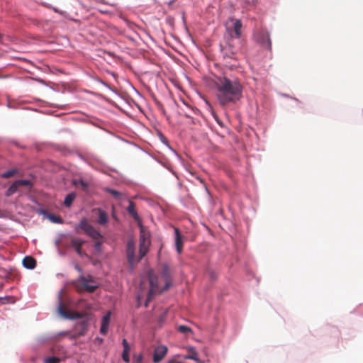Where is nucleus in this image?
Here are the masks:
<instances>
[{
    "mask_svg": "<svg viewBox=\"0 0 363 363\" xmlns=\"http://www.w3.org/2000/svg\"><path fill=\"white\" fill-rule=\"evenodd\" d=\"M214 84L217 100L222 106L236 103L242 96V86L238 79L218 76L215 78Z\"/></svg>",
    "mask_w": 363,
    "mask_h": 363,
    "instance_id": "f257e3e1",
    "label": "nucleus"
},
{
    "mask_svg": "<svg viewBox=\"0 0 363 363\" xmlns=\"http://www.w3.org/2000/svg\"><path fill=\"white\" fill-rule=\"evenodd\" d=\"M148 277L150 289L147 297L145 306H147V303L151 301L155 294H161L167 290L172 283V272L167 264H163L162 267L160 278H158L152 271L149 272Z\"/></svg>",
    "mask_w": 363,
    "mask_h": 363,
    "instance_id": "f03ea898",
    "label": "nucleus"
},
{
    "mask_svg": "<svg viewBox=\"0 0 363 363\" xmlns=\"http://www.w3.org/2000/svg\"><path fill=\"white\" fill-rule=\"evenodd\" d=\"M90 283H94V279L91 275L87 277L80 276L75 282V287L79 292L92 293L96 291L98 286L90 284Z\"/></svg>",
    "mask_w": 363,
    "mask_h": 363,
    "instance_id": "7ed1b4c3",
    "label": "nucleus"
},
{
    "mask_svg": "<svg viewBox=\"0 0 363 363\" xmlns=\"http://www.w3.org/2000/svg\"><path fill=\"white\" fill-rule=\"evenodd\" d=\"M139 225L140 226V232L139 247L140 257L138 261L145 256L148 252L149 246L150 245L149 233L145 230V228L141 224Z\"/></svg>",
    "mask_w": 363,
    "mask_h": 363,
    "instance_id": "20e7f679",
    "label": "nucleus"
},
{
    "mask_svg": "<svg viewBox=\"0 0 363 363\" xmlns=\"http://www.w3.org/2000/svg\"><path fill=\"white\" fill-rule=\"evenodd\" d=\"M255 41L260 45L262 48L271 50L272 42L269 37V33L266 29H259L254 34Z\"/></svg>",
    "mask_w": 363,
    "mask_h": 363,
    "instance_id": "39448f33",
    "label": "nucleus"
},
{
    "mask_svg": "<svg viewBox=\"0 0 363 363\" xmlns=\"http://www.w3.org/2000/svg\"><path fill=\"white\" fill-rule=\"evenodd\" d=\"M58 313L61 316L67 319H79L82 317V314L78 312H74L66 309L62 302V300H60V303L57 308Z\"/></svg>",
    "mask_w": 363,
    "mask_h": 363,
    "instance_id": "423d86ee",
    "label": "nucleus"
},
{
    "mask_svg": "<svg viewBox=\"0 0 363 363\" xmlns=\"http://www.w3.org/2000/svg\"><path fill=\"white\" fill-rule=\"evenodd\" d=\"M79 228L83 230L88 235L95 240H98L101 235L92 225H91L85 219L82 220L79 225Z\"/></svg>",
    "mask_w": 363,
    "mask_h": 363,
    "instance_id": "0eeeda50",
    "label": "nucleus"
},
{
    "mask_svg": "<svg viewBox=\"0 0 363 363\" xmlns=\"http://www.w3.org/2000/svg\"><path fill=\"white\" fill-rule=\"evenodd\" d=\"M233 21V26L231 28H228V30L233 38H240L242 35V23L240 19H232Z\"/></svg>",
    "mask_w": 363,
    "mask_h": 363,
    "instance_id": "6e6552de",
    "label": "nucleus"
},
{
    "mask_svg": "<svg viewBox=\"0 0 363 363\" xmlns=\"http://www.w3.org/2000/svg\"><path fill=\"white\" fill-rule=\"evenodd\" d=\"M168 349L164 345H159L154 350L152 361L154 363L160 362L167 354Z\"/></svg>",
    "mask_w": 363,
    "mask_h": 363,
    "instance_id": "1a4fd4ad",
    "label": "nucleus"
},
{
    "mask_svg": "<svg viewBox=\"0 0 363 363\" xmlns=\"http://www.w3.org/2000/svg\"><path fill=\"white\" fill-rule=\"evenodd\" d=\"M126 254L128 262L133 264L135 262V243L133 240H130L127 242Z\"/></svg>",
    "mask_w": 363,
    "mask_h": 363,
    "instance_id": "9d476101",
    "label": "nucleus"
},
{
    "mask_svg": "<svg viewBox=\"0 0 363 363\" xmlns=\"http://www.w3.org/2000/svg\"><path fill=\"white\" fill-rule=\"evenodd\" d=\"M111 313L109 311L102 318L101 325V328H100V333L102 335H105L108 333V325H109L110 320H111Z\"/></svg>",
    "mask_w": 363,
    "mask_h": 363,
    "instance_id": "9b49d317",
    "label": "nucleus"
},
{
    "mask_svg": "<svg viewBox=\"0 0 363 363\" xmlns=\"http://www.w3.org/2000/svg\"><path fill=\"white\" fill-rule=\"evenodd\" d=\"M175 233V246L178 254H181L183 249L182 236L177 228H174Z\"/></svg>",
    "mask_w": 363,
    "mask_h": 363,
    "instance_id": "f8f14e48",
    "label": "nucleus"
},
{
    "mask_svg": "<svg viewBox=\"0 0 363 363\" xmlns=\"http://www.w3.org/2000/svg\"><path fill=\"white\" fill-rule=\"evenodd\" d=\"M127 211L129 213V214L133 218V219L138 222V225H140L141 220L135 210V205L133 201H129V205L127 208Z\"/></svg>",
    "mask_w": 363,
    "mask_h": 363,
    "instance_id": "ddd939ff",
    "label": "nucleus"
},
{
    "mask_svg": "<svg viewBox=\"0 0 363 363\" xmlns=\"http://www.w3.org/2000/svg\"><path fill=\"white\" fill-rule=\"evenodd\" d=\"M23 265L28 269H33L36 266V261L33 257L27 256L23 259Z\"/></svg>",
    "mask_w": 363,
    "mask_h": 363,
    "instance_id": "4468645a",
    "label": "nucleus"
},
{
    "mask_svg": "<svg viewBox=\"0 0 363 363\" xmlns=\"http://www.w3.org/2000/svg\"><path fill=\"white\" fill-rule=\"evenodd\" d=\"M83 243L84 242L78 238H73L71 240L72 246L75 249V250L79 255L82 254V245H83Z\"/></svg>",
    "mask_w": 363,
    "mask_h": 363,
    "instance_id": "2eb2a0df",
    "label": "nucleus"
},
{
    "mask_svg": "<svg viewBox=\"0 0 363 363\" xmlns=\"http://www.w3.org/2000/svg\"><path fill=\"white\" fill-rule=\"evenodd\" d=\"M99 212V218L98 223L101 225H104L108 222V215L107 213L101 210V208L98 209Z\"/></svg>",
    "mask_w": 363,
    "mask_h": 363,
    "instance_id": "dca6fc26",
    "label": "nucleus"
},
{
    "mask_svg": "<svg viewBox=\"0 0 363 363\" xmlns=\"http://www.w3.org/2000/svg\"><path fill=\"white\" fill-rule=\"evenodd\" d=\"M19 185L17 183V182H14L11 186L10 187L7 189V191H6L5 193V195L6 196H11V195H13L14 193H16L17 191V190L19 188Z\"/></svg>",
    "mask_w": 363,
    "mask_h": 363,
    "instance_id": "f3484780",
    "label": "nucleus"
},
{
    "mask_svg": "<svg viewBox=\"0 0 363 363\" xmlns=\"http://www.w3.org/2000/svg\"><path fill=\"white\" fill-rule=\"evenodd\" d=\"M76 198V194L74 192L67 194L64 201V204L66 207H69L72 204L74 199Z\"/></svg>",
    "mask_w": 363,
    "mask_h": 363,
    "instance_id": "a211bd4d",
    "label": "nucleus"
},
{
    "mask_svg": "<svg viewBox=\"0 0 363 363\" xmlns=\"http://www.w3.org/2000/svg\"><path fill=\"white\" fill-rule=\"evenodd\" d=\"M189 351L191 352V354L185 356L184 358L186 359H192L196 362H199L197 352L192 347L189 349Z\"/></svg>",
    "mask_w": 363,
    "mask_h": 363,
    "instance_id": "6ab92c4d",
    "label": "nucleus"
},
{
    "mask_svg": "<svg viewBox=\"0 0 363 363\" xmlns=\"http://www.w3.org/2000/svg\"><path fill=\"white\" fill-rule=\"evenodd\" d=\"M18 169H9L5 172H4L1 177L2 178H5V179H7V178H10L13 176H14L15 174H16L18 173Z\"/></svg>",
    "mask_w": 363,
    "mask_h": 363,
    "instance_id": "aec40b11",
    "label": "nucleus"
},
{
    "mask_svg": "<svg viewBox=\"0 0 363 363\" xmlns=\"http://www.w3.org/2000/svg\"><path fill=\"white\" fill-rule=\"evenodd\" d=\"M105 191L109 194H111L116 199H121L122 196V194L116 190L110 189V188H106Z\"/></svg>",
    "mask_w": 363,
    "mask_h": 363,
    "instance_id": "412c9836",
    "label": "nucleus"
},
{
    "mask_svg": "<svg viewBox=\"0 0 363 363\" xmlns=\"http://www.w3.org/2000/svg\"><path fill=\"white\" fill-rule=\"evenodd\" d=\"M74 184L75 185H79L84 190H86L89 186L88 183L82 179L78 181L75 180L74 181Z\"/></svg>",
    "mask_w": 363,
    "mask_h": 363,
    "instance_id": "4be33fe9",
    "label": "nucleus"
},
{
    "mask_svg": "<svg viewBox=\"0 0 363 363\" xmlns=\"http://www.w3.org/2000/svg\"><path fill=\"white\" fill-rule=\"evenodd\" d=\"M16 182L18 184L19 186H32V182L28 179H20V180H16Z\"/></svg>",
    "mask_w": 363,
    "mask_h": 363,
    "instance_id": "5701e85b",
    "label": "nucleus"
},
{
    "mask_svg": "<svg viewBox=\"0 0 363 363\" xmlns=\"http://www.w3.org/2000/svg\"><path fill=\"white\" fill-rule=\"evenodd\" d=\"M60 358L56 357H51L46 358L44 360V363H59L60 362Z\"/></svg>",
    "mask_w": 363,
    "mask_h": 363,
    "instance_id": "b1692460",
    "label": "nucleus"
},
{
    "mask_svg": "<svg viewBox=\"0 0 363 363\" xmlns=\"http://www.w3.org/2000/svg\"><path fill=\"white\" fill-rule=\"evenodd\" d=\"M177 330H178V331H179L182 333H186L189 332H190V333L192 332L191 329L186 325H179L177 328Z\"/></svg>",
    "mask_w": 363,
    "mask_h": 363,
    "instance_id": "393cba45",
    "label": "nucleus"
},
{
    "mask_svg": "<svg viewBox=\"0 0 363 363\" xmlns=\"http://www.w3.org/2000/svg\"><path fill=\"white\" fill-rule=\"evenodd\" d=\"M49 219L55 223H62V219L60 216H57L55 215H50L49 216Z\"/></svg>",
    "mask_w": 363,
    "mask_h": 363,
    "instance_id": "a878e982",
    "label": "nucleus"
},
{
    "mask_svg": "<svg viewBox=\"0 0 363 363\" xmlns=\"http://www.w3.org/2000/svg\"><path fill=\"white\" fill-rule=\"evenodd\" d=\"M129 352H130V350H123V351L122 359L125 362H129V361H130Z\"/></svg>",
    "mask_w": 363,
    "mask_h": 363,
    "instance_id": "bb28decb",
    "label": "nucleus"
},
{
    "mask_svg": "<svg viewBox=\"0 0 363 363\" xmlns=\"http://www.w3.org/2000/svg\"><path fill=\"white\" fill-rule=\"evenodd\" d=\"M41 4H42L43 6H45V7H46V8H48V9H52L55 13H60V14H62V12L61 11H60L58 9H57V8H55V7L52 6V5H51V4H47V3H41Z\"/></svg>",
    "mask_w": 363,
    "mask_h": 363,
    "instance_id": "cd10ccee",
    "label": "nucleus"
},
{
    "mask_svg": "<svg viewBox=\"0 0 363 363\" xmlns=\"http://www.w3.org/2000/svg\"><path fill=\"white\" fill-rule=\"evenodd\" d=\"M122 344L123 346V350H130V346H129L128 342L126 340V339L123 340Z\"/></svg>",
    "mask_w": 363,
    "mask_h": 363,
    "instance_id": "c85d7f7f",
    "label": "nucleus"
},
{
    "mask_svg": "<svg viewBox=\"0 0 363 363\" xmlns=\"http://www.w3.org/2000/svg\"><path fill=\"white\" fill-rule=\"evenodd\" d=\"M142 361H143V356L142 355H139L137 357L136 362H137V363H142Z\"/></svg>",
    "mask_w": 363,
    "mask_h": 363,
    "instance_id": "c756f323",
    "label": "nucleus"
},
{
    "mask_svg": "<svg viewBox=\"0 0 363 363\" xmlns=\"http://www.w3.org/2000/svg\"><path fill=\"white\" fill-rule=\"evenodd\" d=\"M2 37L3 35L0 33V44L2 43Z\"/></svg>",
    "mask_w": 363,
    "mask_h": 363,
    "instance_id": "7c9ffc66",
    "label": "nucleus"
},
{
    "mask_svg": "<svg viewBox=\"0 0 363 363\" xmlns=\"http://www.w3.org/2000/svg\"><path fill=\"white\" fill-rule=\"evenodd\" d=\"M257 4V0H252V5H255Z\"/></svg>",
    "mask_w": 363,
    "mask_h": 363,
    "instance_id": "2f4dec72",
    "label": "nucleus"
},
{
    "mask_svg": "<svg viewBox=\"0 0 363 363\" xmlns=\"http://www.w3.org/2000/svg\"><path fill=\"white\" fill-rule=\"evenodd\" d=\"M76 269H77L78 271L81 272V268H80L79 266H77V267H76Z\"/></svg>",
    "mask_w": 363,
    "mask_h": 363,
    "instance_id": "473e14b6",
    "label": "nucleus"
}]
</instances>
